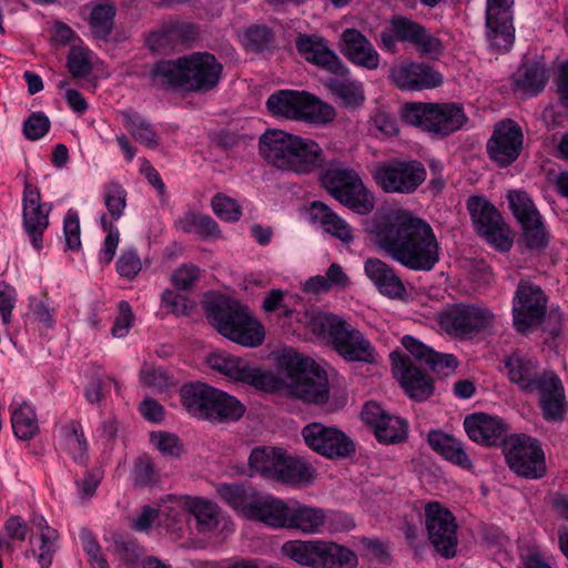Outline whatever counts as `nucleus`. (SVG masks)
Instances as JSON below:
<instances>
[{
    "label": "nucleus",
    "mask_w": 568,
    "mask_h": 568,
    "mask_svg": "<svg viewBox=\"0 0 568 568\" xmlns=\"http://www.w3.org/2000/svg\"><path fill=\"white\" fill-rule=\"evenodd\" d=\"M290 506L272 495L258 496L248 519L261 521L272 528H285Z\"/></svg>",
    "instance_id": "obj_34"
},
{
    "label": "nucleus",
    "mask_w": 568,
    "mask_h": 568,
    "mask_svg": "<svg viewBox=\"0 0 568 568\" xmlns=\"http://www.w3.org/2000/svg\"><path fill=\"white\" fill-rule=\"evenodd\" d=\"M207 365L235 382H242L258 388H265L273 379V375L264 373L241 357L225 352L212 353L206 358Z\"/></svg>",
    "instance_id": "obj_21"
},
{
    "label": "nucleus",
    "mask_w": 568,
    "mask_h": 568,
    "mask_svg": "<svg viewBox=\"0 0 568 568\" xmlns=\"http://www.w3.org/2000/svg\"><path fill=\"white\" fill-rule=\"evenodd\" d=\"M282 554L294 562L313 568H353L356 555L348 548L325 540H288Z\"/></svg>",
    "instance_id": "obj_5"
},
{
    "label": "nucleus",
    "mask_w": 568,
    "mask_h": 568,
    "mask_svg": "<svg viewBox=\"0 0 568 568\" xmlns=\"http://www.w3.org/2000/svg\"><path fill=\"white\" fill-rule=\"evenodd\" d=\"M286 527L304 534H317L325 524V514L320 508L310 506L290 507Z\"/></svg>",
    "instance_id": "obj_42"
},
{
    "label": "nucleus",
    "mask_w": 568,
    "mask_h": 568,
    "mask_svg": "<svg viewBox=\"0 0 568 568\" xmlns=\"http://www.w3.org/2000/svg\"><path fill=\"white\" fill-rule=\"evenodd\" d=\"M274 41V34L266 26H252L244 34L245 49L251 52H263L267 50Z\"/></svg>",
    "instance_id": "obj_55"
},
{
    "label": "nucleus",
    "mask_w": 568,
    "mask_h": 568,
    "mask_svg": "<svg viewBox=\"0 0 568 568\" xmlns=\"http://www.w3.org/2000/svg\"><path fill=\"white\" fill-rule=\"evenodd\" d=\"M347 74L329 79L327 87L344 106L354 109L364 103L365 94L363 85Z\"/></svg>",
    "instance_id": "obj_43"
},
{
    "label": "nucleus",
    "mask_w": 568,
    "mask_h": 568,
    "mask_svg": "<svg viewBox=\"0 0 568 568\" xmlns=\"http://www.w3.org/2000/svg\"><path fill=\"white\" fill-rule=\"evenodd\" d=\"M551 382L545 383L536 393L539 394V406L542 417L548 422H558L565 418L567 404L562 383L555 373Z\"/></svg>",
    "instance_id": "obj_33"
},
{
    "label": "nucleus",
    "mask_w": 568,
    "mask_h": 568,
    "mask_svg": "<svg viewBox=\"0 0 568 568\" xmlns=\"http://www.w3.org/2000/svg\"><path fill=\"white\" fill-rule=\"evenodd\" d=\"M427 172L419 161L394 160L379 166L376 183L387 193L412 194L426 180Z\"/></svg>",
    "instance_id": "obj_15"
},
{
    "label": "nucleus",
    "mask_w": 568,
    "mask_h": 568,
    "mask_svg": "<svg viewBox=\"0 0 568 568\" xmlns=\"http://www.w3.org/2000/svg\"><path fill=\"white\" fill-rule=\"evenodd\" d=\"M202 305L209 323L222 336L247 347H256L263 343V326L239 301L209 293L205 294Z\"/></svg>",
    "instance_id": "obj_2"
},
{
    "label": "nucleus",
    "mask_w": 568,
    "mask_h": 568,
    "mask_svg": "<svg viewBox=\"0 0 568 568\" xmlns=\"http://www.w3.org/2000/svg\"><path fill=\"white\" fill-rule=\"evenodd\" d=\"M402 345L418 363L427 365L435 373L448 375L458 365L453 354L438 353L410 335L403 336Z\"/></svg>",
    "instance_id": "obj_31"
},
{
    "label": "nucleus",
    "mask_w": 568,
    "mask_h": 568,
    "mask_svg": "<svg viewBox=\"0 0 568 568\" xmlns=\"http://www.w3.org/2000/svg\"><path fill=\"white\" fill-rule=\"evenodd\" d=\"M245 412L244 406L233 396L215 388L207 415L204 419L219 422L237 420Z\"/></svg>",
    "instance_id": "obj_45"
},
{
    "label": "nucleus",
    "mask_w": 568,
    "mask_h": 568,
    "mask_svg": "<svg viewBox=\"0 0 568 568\" xmlns=\"http://www.w3.org/2000/svg\"><path fill=\"white\" fill-rule=\"evenodd\" d=\"M215 394V388L204 383H194L182 386L180 390L182 405L193 416L205 418Z\"/></svg>",
    "instance_id": "obj_39"
},
{
    "label": "nucleus",
    "mask_w": 568,
    "mask_h": 568,
    "mask_svg": "<svg viewBox=\"0 0 568 568\" xmlns=\"http://www.w3.org/2000/svg\"><path fill=\"white\" fill-rule=\"evenodd\" d=\"M364 272L382 295L392 300H402L406 295L402 278L386 262L368 257L364 262Z\"/></svg>",
    "instance_id": "obj_29"
},
{
    "label": "nucleus",
    "mask_w": 568,
    "mask_h": 568,
    "mask_svg": "<svg viewBox=\"0 0 568 568\" xmlns=\"http://www.w3.org/2000/svg\"><path fill=\"white\" fill-rule=\"evenodd\" d=\"M547 312V296L540 286L521 280L513 297V322L515 328L527 334L537 328Z\"/></svg>",
    "instance_id": "obj_11"
},
{
    "label": "nucleus",
    "mask_w": 568,
    "mask_h": 568,
    "mask_svg": "<svg viewBox=\"0 0 568 568\" xmlns=\"http://www.w3.org/2000/svg\"><path fill=\"white\" fill-rule=\"evenodd\" d=\"M425 525L428 539L435 550L445 558H452L457 547V523L450 510L438 503L425 507Z\"/></svg>",
    "instance_id": "obj_17"
},
{
    "label": "nucleus",
    "mask_w": 568,
    "mask_h": 568,
    "mask_svg": "<svg viewBox=\"0 0 568 568\" xmlns=\"http://www.w3.org/2000/svg\"><path fill=\"white\" fill-rule=\"evenodd\" d=\"M36 529L29 539L30 551L37 559L40 568H50L53 557L59 549L60 535L51 527L42 515L33 514L30 518Z\"/></svg>",
    "instance_id": "obj_26"
},
{
    "label": "nucleus",
    "mask_w": 568,
    "mask_h": 568,
    "mask_svg": "<svg viewBox=\"0 0 568 568\" xmlns=\"http://www.w3.org/2000/svg\"><path fill=\"white\" fill-rule=\"evenodd\" d=\"M181 61L182 57L176 60L156 62L150 72L152 84L163 90L182 89L186 91L184 64Z\"/></svg>",
    "instance_id": "obj_37"
},
{
    "label": "nucleus",
    "mask_w": 568,
    "mask_h": 568,
    "mask_svg": "<svg viewBox=\"0 0 568 568\" xmlns=\"http://www.w3.org/2000/svg\"><path fill=\"white\" fill-rule=\"evenodd\" d=\"M507 200L513 214L520 224L529 223L532 220L536 221V217L540 215L532 200L525 191L511 190L507 194Z\"/></svg>",
    "instance_id": "obj_53"
},
{
    "label": "nucleus",
    "mask_w": 568,
    "mask_h": 568,
    "mask_svg": "<svg viewBox=\"0 0 568 568\" xmlns=\"http://www.w3.org/2000/svg\"><path fill=\"white\" fill-rule=\"evenodd\" d=\"M216 490L227 505L245 518H250L260 491L251 486L241 484H220Z\"/></svg>",
    "instance_id": "obj_38"
},
{
    "label": "nucleus",
    "mask_w": 568,
    "mask_h": 568,
    "mask_svg": "<svg viewBox=\"0 0 568 568\" xmlns=\"http://www.w3.org/2000/svg\"><path fill=\"white\" fill-rule=\"evenodd\" d=\"M428 444L445 460L464 469L473 467L471 458L467 454L464 443L454 436L440 430H432L428 434Z\"/></svg>",
    "instance_id": "obj_35"
},
{
    "label": "nucleus",
    "mask_w": 568,
    "mask_h": 568,
    "mask_svg": "<svg viewBox=\"0 0 568 568\" xmlns=\"http://www.w3.org/2000/svg\"><path fill=\"white\" fill-rule=\"evenodd\" d=\"M375 242L389 257L415 272H429L439 262L440 246L432 226L400 212L374 222Z\"/></svg>",
    "instance_id": "obj_1"
},
{
    "label": "nucleus",
    "mask_w": 568,
    "mask_h": 568,
    "mask_svg": "<svg viewBox=\"0 0 568 568\" xmlns=\"http://www.w3.org/2000/svg\"><path fill=\"white\" fill-rule=\"evenodd\" d=\"M186 91L209 92L217 87L223 65L209 52H193L182 57Z\"/></svg>",
    "instance_id": "obj_18"
},
{
    "label": "nucleus",
    "mask_w": 568,
    "mask_h": 568,
    "mask_svg": "<svg viewBox=\"0 0 568 568\" xmlns=\"http://www.w3.org/2000/svg\"><path fill=\"white\" fill-rule=\"evenodd\" d=\"M185 509L196 519L197 530L200 532L212 531L217 526L216 506L202 498L186 497L184 500Z\"/></svg>",
    "instance_id": "obj_50"
},
{
    "label": "nucleus",
    "mask_w": 568,
    "mask_h": 568,
    "mask_svg": "<svg viewBox=\"0 0 568 568\" xmlns=\"http://www.w3.org/2000/svg\"><path fill=\"white\" fill-rule=\"evenodd\" d=\"M323 327L333 349L346 362L373 364L376 361L371 341L347 321L328 315L324 317Z\"/></svg>",
    "instance_id": "obj_9"
},
{
    "label": "nucleus",
    "mask_w": 568,
    "mask_h": 568,
    "mask_svg": "<svg viewBox=\"0 0 568 568\" xmlns=\"http://www.w3.org/2000/svg\"><path fill=\"white\" fill-rule=\"evenodd\" d=\"M175 226L183 233H194L202 239L220 236L219 224L209 215L186 212L175 221Z\"/></svg>",
    "instance_id": "obj_49"
},
{
    "label": "nucleus",
    "mask_w": 568,
    "mask_h": 568,
    "mask_svg": "<svg viewBox=\"0 0 568 568\" xmlns=\"http://www.w3.org/2000/svg\"><path fill=\"white\" fill-rule=\"evenodd\" d=\"M142 262L135 248L122 251L116 261V271L120 276L133 280L141 271Z\"/></svg>",
    "instance_id": "obj_62"
},
{
    "label": "nucleus",
    "mask_w": 568,
    "mask_h": 568,
    "mask_svg": "<svg viewBox=\"0 0 568 568\" xmlns=\"http://www.w3.org/2000/svg\"><path fill=\"white\" fill-rule=\"evenodd\" d=\"M11 425L14 435L21 440H29L39 433L36 409L27 402L11 405Z\"/></svg>",
    "instance_id": "obj_44"
},
{
    "label": "nucleus",
    "mask_w": 568,
    "mask_h": 568,
    "mask_svg": "<svg viewBox=\"0 0 568 568\" xmlns=\"http://www.w3.org/2000/svg\"><path fill=\"white\" fill-rule=\"evenodd\" d=\"M394 376L399 381L407 396L423 402L434 394V381L402 353H390Z\"/></svg>",
    "instance_id": "obj_22"
},
{
    "label": "nucleus",
    "mask_w": 568,
    "mask_h": 568,
    "mask_svg": "<svg viewBox=\"0 0 568 568\" xmlns=\"http://www.w3.org/2000/svg\"><path fill=\"white\" fill-rule=\"evenodd\" d=\"M508 467L526 479H540L547 474L540 442L525 434H513L504 442Z\"/></svg>",
    "instance_id": "obj_10"
},
{
    "label": "nucleus",
    "mask_w": 568,
    "mask_h": 568,
    "mask_svg": "<svg viewBox=\"0 0 568 568\" xmlns=\"http://www.w3.org/2000/svg\"><path fill=\"white\" fill-rule=\"evenodd\" d=\"M101 226L104 231L108 232L103 246L99 253L100 263L106 265L110 264L113 260L119 242H120V232L116 226L112 223L108 222L106 216L103 214L100 219Z\"/></svg>",
    "instance_id": "obj_58"
},
{
    "label": "nucleus",
    "mask_w": 568,
    "mask_h": 568,
    "mask_svg": "<svg viewBox=\"0 0 568 568\" xmlns=\"http://www.w3.org/2000/svg\"><path fill=\"white\" fill-rule=\"evenodd\" d=\"M51 204L41 203V194L37 186L26 183L22 194V224L34 248L42 247V236L49 226Z\"/></svg>",
    "instance_id": "obj_20"
},
{
    "label": "nucleus",
    "mask_w": 568,
    "mask_h": 568,
    "mask_svg": "<svg viewBox=\"0 0 568 568\" xmlns=\"http://www.w3.org/2000/svg\"><path fill=\"white\" fill-rule=\"evenodd\" d=\"M464 428L473 442L480 445L495 446L504 442L508 426L498 416L475 413L465 417Z\"/></svg>",
    "instance_id": "obj_27"
},
{
    "label": "nucleus",
    "mask_w": 568,
    "mask_h": 568,
    "mask_svg": "<svg viewBox=\"0 0 568 568\" xmlns=\"http://www.w3.org/2000/svg\"><path fill=\"white\" fill-rule=\"evenodd\" d=\"M293 144L291 159L285 168L286 172L307 174L324 164L323 150L315 141L294 135Z\"/></svg>",
    "instance_id": "obj_32"
},
{
    "label": "nucleus",
    "mask_w": 568,
    "mask_h": 568,
    "mask_svg": "<svg viewBox=\"0 0 568 568\" xmlns=\"http://www.w3.org/2000/svg\"><path fill=\"white\" fill-rule=\"evenodd\" d=\"M523 143L520 126L514 120H503L495 125L487 142V153L499 168H507L518 159Z\"/></svg>",
    "instance_id": "obj_19"
},
{
    "label": "nucleus",
    "mask_w": 568,
    "mask_h": 568,
    "mask_svg": "<svg viewBox=\"0 0 568 568\" xmlns=\"http://www.w3.org/2000/svg\"><path fill=\"white\" fill-rule=\"evenodd\" d=\"M294 134L278 129L266 130L258 140L261 156L272 166L285 171L293 151Z\"/></svg>",
    "instance_id": "obj_30"
},
{
    "label": "nucleus",
    "mask_w": 568,
    "mask_h": 568,
    "mask_svg": "<svg viewBox=\"0 0 568 568\" xmlns=\"http://www.w3.org/2000/svg\"><path fill=\"white\" fill-rule=\"evenodd\" d=\"M134 485L148 487L159 480V474L155 470L153 462L148 456L136 458L133 468Z\"/></svg>",
    "instance_id": "obj_61"
},
{
    "label": "nucleus",
    "mask_w": 568,
    "mask_h": 568,
    "mask_svg": "<svg viewBox=\"0 0 568 568\" xmlns=\"http://www.w3.org/2000/svg\"><path fill=\"white\" fill-rule=\"evenodd\" d=\"M310 215L313 222L320 223L325 232L344 243L353 241V230L338 216L328 205L323 202L314 201L310 205Z\"/></svg>",
    "instance_id": "obj_36"
},
{
    "label": "nucleus",
    "mask_w": 568,
    "mask_h": 568,
    "mask_svg": "<svg viewBox=\"0 0 568 568\" xmlns=\"http://www.w3.org/2000/svg\"><path fill=\"white\" fill-rule=\"evenodd\" d=\"M379 41L382 49L388 53L397 52V42L414 45L423 57L436 58L444 51L440 39L419 22L404 16L390 18L388 28L379 34Z\"/></svg>",
    "instance_id": "obj_8"
},
{
    "label": "nucleus",
    "mask_w": 568,
    "mask_h": 568,
    "mask_svg": "<svg viewBox=\"0 0 568 568\" xmlns=\"http://www.w3.org/2000/svg\"><path fill=\"white\" fill-rule=\"evenodd\" d=\"M295 47L301 57L317 68L335 75L348 73L347 67L336 52L328 48L324 38L314 34H300L295 40Z\"/></svg>",
    "instance_id": "obj_24"
},
{
    "label": "nucleus",
    "mask_w": 568,
    "mask_h": 568,
    "mask_svg": "<svg viewBox=\"0 0 568 568\" xmlns=\"http://www.w3.org/2000/svg\"><path fill=\"white\" fill-rule=\"evenodd\" d=\"M390 78L397 88L407 91L433 89L443 83L442 74L423 62H409L394 68Z\"/></svg>",
    "instance_id": "obj_25"
},
{
    "label": "nucleus",
    "mask_w": 568,
    "mask_h": 568,
    "mask_svg": "<svg viewBox=\"0 0 568 568\" xmlns=\"http://www.w3.org/2000/svg\"><path fill=\"white\" fill-rule=\"evenodd\" d=\"M321 184L336 201L357 214L366 215L374 210L373 193L353 169L329 166L321 174Z\"/></svg>",
    "instance_id": "obj_6"
},
{
    "label": "nucleus",
    "mask_w": 568,
    "mask_h": 568,
    "mask_svg": "<svg viewBox=\"0 0 568 568\" xmlns=\"http://www.w3.org/2000/svg\"><path fill=\"white\" fill-rule=\"evenodd\" d=\"M120 114L125 128L139 143L149 149H155L159 145V136L144 116L132 109L123 110Z\"/></svg>",
    "instance_id": "obj_46"
},
{
    "label": "nucleus",
    "mask_w": 568,
    "mask_h": 568,
    "mask_svg": "<svg viewBox=\"0 0 568 568\" xmlns=\"http://www.w3.org/2000/svg\"><path fill=\"white\" fill-rule=\"evenodd\" d=\"M467 210L476 231L488 243L499 251H508L511 247L509 229L499 211L490 202L480 196H470L467 201Z\"/></svg>",
    "instance_id": "obj_14"
},
{
    "label": "nucleus",
    "mask_w": 568,
    "mask_h": 568,
    "mask_svg": "<svg viewBox=\"0 0 568 568\" xmlns=\"http://www.w3.org/2000/svg\"><path fill=\"white\" fill-rule=\"evenodd\" d=\"M283 452L267 446L254 448L248 457L251 470L273 479Z\"/></svg>",
    "instance_id": "obj_51"
},
{
    "label": "nucleus",
    "mask_w": 568,
    "mask_h": 568,
    "mask_svg": "<svg viewBox=\"0 0 568 568\" xmlns=\"http://www.w3.org/2000/svg\"><path fill=\"white\" fill-rule=\"evenodd\" d=\"M115 9L111 4H98L90 14V30L94 38L105 40L112 29Z\"/></svg>",
    "instance_id": "obj_52"
},
{
    "label": "nucleus",
    "mask_w": 568,
    "mask_h": 568,
    "mask_svg": "<svg viewBox=\"0 0 568 568\" xmlns=\"http://www.w3.org/2000/svg\"><path fill=\"white\" fill-rule=\"evenodd\" d=\"M362 419L374 429L376 439L382 444H398L407 437V423L400 417L389 415L375 402L364 405Z\"/></svg>",
    "instance_id": "obj_23"
},
{
    "label": "nucleus",
    "mask_w": 568,
    "mask_h": 568,
    "mask_svg": "<svg viewBox=\"0 0 568 568\" xmlns=\"http://www.w3.org/2000/svg\"><path fill=\"white\" fill-rule=\"evenodd\" d=\"M302 436L312 450L331 459L346 458L355 453L354 442L334 426L311 423L302 429Z\"/></svg>",
    "instance_id": "obj_16"
},
{
    "label": "nucleus",
    "mask_w": 568,
    "mask_h": 568,
    "mask_svg": "<svg viewBox=\"0 0 568 568\" xmlns=\"http://www.w3.org/2000/svg\"><path fill=\"white\" fill-rule=\"evenodd\" d=\"M63 449L78 464H85L88 460V443L82 426L77 420H71L61 427Z\"/></svg>",
    "instance_id": "obj_48"
},
{
    "label": "nucleus",
    "mask_w": 568,
    "mask_h": 568,
    "mask_svg": "<svg viewBox=\"0 0 568 568\" xmlns=\"http://www.w3.org/2000/svg\"><path fill=\"white\" fill-rule=\"evenodd\" d=\"M140 378L143 384L160 392L174 384L172 376L163 367H155L149 364L142 366Z\"/></svg>",
    "instance_id": "obj_57"
},
{
    "label": "nucleus",
    "mask_w": 568,
    "mask_h": 568,
    "mask_svg": "<svg viewBox=\"0 0 568 568\" xmlns=\"http://www.w3.org/2000/svg\"><path fill=\"white\" fill-rule=\"evenodd\" d=\"M104 205L113 220H119L126 206V192L118 182L104 186Z\"/></svg>",
    "instance_id": "obj_54"
},
{
    "label": "nucleus",
    "mask_w": 568,
    "mask_h": 568,
    "mask_svg": "<svg viewBox=\"0 0 568 568\" xmlns=\"http://www.w3.org/2000/svg\"><path fill=\"white\" fill-rule=\"evenodd\" d=\"M503 363L508 381L525 394H535L545 383L551 382L550 377L555 374L523 349H516L506 355Z\"/></svg>",
    "instance_id": "obj_12"
},
{
    "label": "nucleus",
    "mask_w": 568,
    "mask_h": 568,
    "mask_svg": "<svg viewBox=\"0 0 568 568\" xmlns=\"http://www.w3.org/2000/svg\"><path fill=\"white\" fill-rule=\"evenodd\" d=\"M514 19H486V38L490 50L506 53L515 41Z\"/></svg>",
    "instance_id": "obj_47"
},
{
    "label": "nucleus",
    "mask_w": 568,
    "mask_h": 568,
    "mask_svg": "<svg viewBox=\"0 0 568 568\" xmlns=\"http://www.w3.org/2000/svg\"><path fill=\"white\" fill-rule=\"evenodd\" d=\"M314 474L315 470L311 465L283 452L273 479L295 486L311 481Z\"/></svg>",
    "instance_id": "obj_40"
},
{
    "label": "nucleus",
    "mask_w": 568,
    "mask_h": 568,
    "mask_svg": "<svg viewBox=\"0 0 568 568\" xmlns=\"http://www.w3.org/2000/svg\"><path fill=\"white\" fill-rule=\"evenodd\" d=\"M211 206L215 215L225 222H236L242 214L239 203L221 193L213 196Z\"/></svg>",
    "instance_id": "obj_59"
},
{
    "label": "nucleus",
    "mask_w": 568,
    "mask_h": 568,
    "mask_svg": "<svg viewBox=\"0 0 568 568\" xmlns=\"http://www.w3.org/2000/svg\"><path fill=\"white\" fill-rule=\"evenodd\" d=\"M50 125V120L44 113L34 112L24 121L23 133L28 140L36 141L49 132Z\"/></svg>",
    "instance_id": "obj_63"
},
{
    "label": "nucleus",
    "mask_w": 568,
    "mask_h": 568,
    "mask_svg": "<svg viewBox=\"0 0 568 568\" xmlns=\"http://www.w3.org/2000/svg\"><path fill=\"white\" fill-rule=\"evenodd\" d=\"M494 313L483 304L458 303L439 316L440 326L454 336L465 337L493 326Z\"/></svg>",
    "instance_id": "obj_13"
},
{
    "label": "nucleus",
    "mask_w": 568,
    "mask_h": 568,
    "mask_svg": "<svg viewBox=\"0 0 568 568\" xmlns=\"http://www.w3.org/2000/svg\"><path fill=\"white\" fill-rule=\"evenodd\" d=\"M200 268L194 264H182L171 276L173 285L181 291L190 290L197 282Z\"/></svg>",
    "instance_id": "obj_64"
},
{
    "label": "nucleus",
    "mask_w": 568,
    "mask_h": 568,
    "mask_svg": "<svg viewBox=\"0 0 568 568\" xmlns=\"http://www.w3.org/2000/svg\"><path fill=\"white\" fill-rule=\"evenodd\" d=\"M266 108L275 116L312 123H326L335 118L333 106L306 91H276L268 97Z\"/></svg>",
    "instance_id": "obj_7"
},
{
    "label": "nucleus",
    "mask_w": 568,
    "mask_h": 568,
    "mask_svg": "<svg viewBox=\"0 0 568 568\" xmlns=\"http://www.w3.org/2000/svg\"><path fill=\"white\" fill-rule=\"evenodd\" d=\"M281 363L288 372L286 386L292 395L307 404L328 405L327 374L315 361L287 352L281 357Z\"/></svg>",
    "instance_id": "obj_3"
},
{
    "label": "nucleus",
    "mask_w": 568,
    "mask_h": 568,
    "mask_svg": "<svg viewBox=\"0 0 568 568\" xmlns=\"http://www.w3.org/2000/svg\"><path fill=\"white\" fill-rule=\"evenodd\" d=\"M402 119L405 123L438 138L462 130L468 122L463 104L456 102L407 103L402 110Z\"/></svg>",
    "instance_id": "obj_4"
},
{
    "label": "nucleus",
    "mask_w": 568,
    "mask_h": 568,
    "mask_svg": "<svg viewBox=\"0 0 568 568\" xmlns=\"http://www.w3.org/2000/svg\"><path fill=\"white\" fill-rule=\"evenodd\" d=\"M342 53L354 64L375 70L379 67L381 57L372 42L358 30L346 29L341 36Z\"/></svg>",
    "instance_id": "obj_28"
},
{
    "label": "nucleus",
    "mask_w": 568,
    "mask_h": 568,
    "mask_svg": "<svg viewBox=\"0 0 568 568\" xmlns=\"http://www.w3.org/2000/svg\"><path fill=\"white\" fill-rule=\"evenodd\" d=\"M67 67L75 79L88 77L92 71L89 51L81 47H73L68 54Z\"/></svg>",
    "instance_id": "obj_56"
},
{
    "label": "nucleus",
    "mask_w": 568,
    "mask_h": 568,
    "mask_svg": "<svg viewBox=\"0 0 568 568\" xmlns=\"http://www.w3.org/2000/svg\"><path fill=\"white\" fill-rule=\"evenodd\" d=\"M523 227V241L529 248H542L547 245V233L541 222L540 215L536 217V221L521 223Z\"/></svg>",
    "instance_id": "obj_60"
},
{
    "label": "nucleus",
    "mask_w": 568,
    "mask_h": 568,
    "mask_svg": "<svg viewBox=\"0 0 568 568\" xmlns=\"http://www.w3.org/2000/svg\"><path fill=\"white\" fill-rule=\"evenodd\" d=\"M547 80L546 69L539 62L524 63L514 74L516 89L530 97L541 92Z\"/></svg>",
    "instance_id": "obj_41"
}]
</instances>
